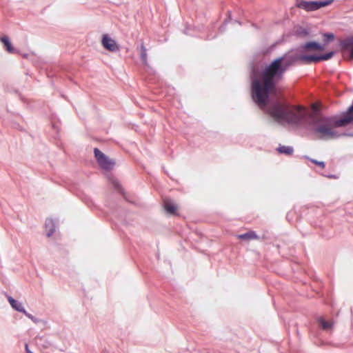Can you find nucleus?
Masks as SVG:
<instances>
[{"label":"nucleus","instance_id":"f257e3e1","mask_svg":"<svg viewBox=\"0 0 353 353\" xmlns=\"http://www.w3.org/2000/svg\"><path fill=\"white\" fill-rule=\"evenodd\" d=\"M309 50L323 51V46L316 42H308L296 50H292L283 55L276 58L261 70H254L252 74V97L254 103L261 108H265L269 103L270 92L273 91L275 85L281 81L284 73L296 61L310 63L323 60H328L333 57L334 52H330L320 56L299 54Z\"/></svg>","mask_w":353,"mask_h":353},{"label":"nucleus","instance_id":"f03ea898","mask_svg":"<svg viewBox=\"0 0 353 353\" xmlns=\"http://www.w3.org/2000/svg\"><path fill=\"white\" fill-rule=\"evenodd\" d=\"M334 0L324 1H301L297 3V7L307 12L316 10L321 8L327 6L332 3Z\"/></svg>","mask_w":353,"mask_h":353},{"label":"nucleus","instance_id":"7ed1b4c3","mask_svg":"<svg viewBox=\"0 0 353 353\" xmlns=\"http://www.w3.org/2000/svg\"><path fill=\"white\" fill-rule=\"evenodd\" d=\"M94 157L100 168L105 172L108 173L110 168V163L108 158L99 150L94 148Z\"/></svg>","mask_w":353,"mask_h":353},{"label":"nucleus","instance_id":"20e7f679","mask_svg":"<svg viewBox=\"0 0 353 353\" xmlns=\"http://www.w3.org/2000/svg\"><path fill=\"white\" fill-rule=\"evenodd\" d=\"M270 114L278 121H282L285 119L286 112L284 109L278 105H274L270 110Z\"/></svg>","mask_w":353,"mask_h":353},{"label":"nucleus","instance_id":"39448f33","mask_svg":"<svg viewBox=\"0 0 353 353\" xmlns=\"http://www.w3.org/2000/svg\"><path fill=\"white\" fill-rule=\"evenodd\" d=\"M163 207L165 210L170 214H176L177 206L176 205L170 200H166L164 201Z\"/></svg>","mask_w":353,"mask_h":353},{"label":"nucleus","instance_id":"423d86ee","mask_svg":"<svg viewBox=\"0 0 353 353\" xmlns=\"http://www.w3.org/2000/svg\"><path fill=\"white\" fill-rule=\"evenodd\" d=\"M8 301L13 309H14L15 310H17L18 312L26 313V310L24 309L22 303L21 302L14 299L11 296H9L8 298Z\"/></svg>","mask_w":353,"mask_h":353},{"label":"nucleus","instance_id":"0eeeda50","mask_svg":"<svg viewBox=\"0 0 353 353\" xmlns=\"http://www.w3.org/2000/svg\"><path fill=\"white\" fill-rule=\"evenodd\" d=\"M46 234L48 236H50L55 230V224L52 219H48L45 223Z\"/></svg>","mask_w":353,"mask_h":353},{"label":"nucleus","instance_id":"6e6552de","mask_svg":"<svg viewBox=\"0 0 353 353\" xmlns=\"http://www.w3.org/2000/svg\"><path fill=\"white\" fill-rule=\"evenodd\" d=\"M276 151L281 154L290 156L294 152V148L292 146L279 145L276 148Z\"/></svg>","mask_w":353,"mask_h":353},{"label":"nucleus","instance_id":"1a4fd4ad","mask_svg":"<svg viewBox=\"0 0 353 353\" xmlns=\"http://www.w3.org/2000/svg\"><path fill=\"white\" fill-rule=\"evenodd\" d=\"M237 237L241 240H252L259 239V236L254 231H249L246 233L239 234Z\"/></svg>","mask_w":353,"mask_h":353},{"label":"nucleus","instance_id":"9d476101","mask_svg":"<svg viewBox=\"0 0 353 353\" xmlns=\"http://www.w3.org/2000/svg\"><path fill=\"white\" fill-rule=\"evenodd\" d=\"M1 42L3 43L4 47L8 52L13 53L14 52V49L12 47L9 39L7 36H3L1 38Z\"/></svg>","mask_w":353,"mask_h":353},{"label":"nucleus","instance_id":"9b49d317","mask_svg":"<svg viewBox=\"0 0 353 353\" xmlns=\"http://www.w3.org/2000/svg\"><path fill=\"white\" fill-rule=\"evenodd\" d=\"M341 45L344 48H348L350 47L352 48V52H351V55H352V57L353 58V37H347V38L345 39L342 41Z\"/></svg>","mask_w":353,"mask_h":353},{"label":"nucleus","instance_id":"f8f14e48","mask_svg":"<svg viewBox=\"0 0 353 353\" xmlns=\"http://www.w3.org/2000/svg\"><path fill=\"white\" fill-rule=\"evenodd\" d=\"M141 50V59L143 63L145 65L148 64V56H147V49L145 48L143 43H141L140 46Z\"/></svg>","mask_w":353,"mask_h":353},{"label":"nucleus","instance_id":"ddd939ff","mask_svg":"<svg viewBox=\"0 0 353 353\" xmlns=\"http://www.w3.org/2000/svg\"><path fill=\"white\" fill-rule=\"evenodd\" d=\"M101 43L105 49L110 50V38L108 34L103 35Z\"/></svg>","mask_w":353,"mask_h":353},{"label":"nucleus","instance_id":"4468645a","mask_svg":"<svg viewBox=\"0 0 353 353\" xmlns=\"http://www.w3.org/2000/svg\"><path fill=\"white\" fill-rule=\"evenodd\" d=\"M320 321V323L322 326V327L324 329V330H330L332 327L333 326V323L332 321H329V322H326L324 319H321L319 320Z\"/></svg>","mask_w":353,"mask_h":353},{"label":"nucleus","instance_id":"2eb2a0df","mask_svg":"<svg viewBox=\"0 0 353 353\" xmlns=\"http://www.w3.org/2000/svg\"><path fill=\"white\" fill-rule=\"evenodd\" d=\"M112 188L118 190L121 194H123V190L120 183L117 181H115L112 179Z\"/></svg>","mask_w":353,"mask_h":353},{"label":"nucleus","instance_id":"dca6fc26","mask_svg":"<svg viewBox=\"0 0 353 353\" xmlns=\"http://www.w3.org/2000/svg\"><path fill=\"white\" fill-rule=\"evenodd\" d=\"M323 37H324V40L326 43H329L330 41L334 40V35L333 33H331V32H327V33H325L323 34Z\"/></svg>","mask_w":353,"mask_h":353},{"label":"nucleus","instance_id":"f3484780","mask_svg":"<svg viewBox=\"0 0 353 353\" xmlns=\"http://www.w3.org/2000/svg\"><path fill=\"white\" fill-rule=\"evenodd\" d=\"M311 161L312 163H314V164L316 165H318L319 166H321V168H325V163L323 161H318L316 160H314V159H312Z\"/></svg>","mask_w":353,"mask_h":353},{"label":"nucleus","instance_id":"a211bd4d","mask_svg":"<svg viewBox=\"0 0 353 353\" xmlns=\"http://www.w3.org/2000/svg\"><path fill=\"white\" fill-rule=\"evenodd\" d=\"M119 50V46L113 40H112V52L117 51Z\"/></svg>","mask_w":353,"mask_h":353},{"label":"nucleus","instance_id":"6ab92c4d","mask_svg":"<svg viewBox=\"0 0 353 353\" xmlns=\"http://www.w3.org/2000/svg\"><path fill=\"white\" fill-rule=\"evenodd\" d=\"M27 317H28L30 319H31L32 321H33L34 322H37V319L35 317H34L32 314L28 313L26 311V313H23Z\"/></svg>","mask_w":353,"mask_h":353},{"label":"nucleus","instance_id":"aec40b11","mask_svg":"<svg viewBox=\"0 0 353 353\" xmlns=\"http://www.w3.org/2000/svg\"><path fill=\"white\" fill-rule=\"evenodd\" d=\"M26 353H32V352H30L28 348V345H26Z\"/></svg>","mask_w":353,"mask_h":353},{"label":"nucleus","instance_id":"412c9836","mask_svg":"<svg viewBox=\"0 0 353 353\" xmlns=\"http://www.w3.org/2000/svg\"><path fill=\"white\" fill-rule=\"evenodd\" d=\"M293 118H294V119H296V116L293 115Z\"/></svg>","mask_w":353,"mask_h":353}]
</instances>
